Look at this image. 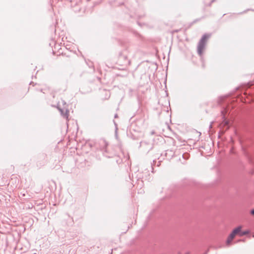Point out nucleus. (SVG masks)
<instances>
[{"label": "nucleus", "instance_id": "f257e3e1", "mask_svg": "<svg viewBox=\"0 0 254 254\" xmlns=\"http://www.w3.org/2000/svg\"><path fill=\"white\" fill-rule=\"evenodd\" d=\"M209 35H204L200 40L198 47H197V52L199 55H202L203 50L205 48V44L206 41L209 38Z\"/></svg>", "mask_w": 254, "mask_h": 254}, {"label": "nucleus", "instance_id": "20e7f679", "mask_svg": "<svg viewBox=\"0 0 254 254\" xmlns=\"http://www.w3.org/2000/svg\"><path fill=\"white\" fill-rule=\"evenodd\" d=\"M249 231H245V232H241L240 233V236H243L244 235H247L248 234H249Z\"/></svg>", "mask_w": 254, "mask_h": 254}, {"label": "nucleus", "instance_id": "f03ea898", "mask_svg": "<svg viewBox=\"0 0 254 254\" xmlns=\"http://www.w3.org/2000/svg\"><path fill=\"white\" fill-rule=\"evenodd\" d=\"M242 228V227L241 226L236 228L235 229H234L233 230V231L232 232V233L230 234L232 236H233L234 238L235 237V236L237 235H240V233L241 231Z\"/></svg>", "mask_w": 254, "mask_h": 254}, {"label": "nucleus", "instance_id": "7ed1b4c3", "mask_svg": "<svg viewBox=\"0 0 254 254\" xmlns=\"http://www.w3.org/2000/svg\"><path fill=\"white\" fill-rule=\"evenodd\" d=\"M234 237L232 236L231 234L228 236L227 241H226V244L229 246L231 244V242L234 239Z\"/></svg>", "mask_w": 254, "mask_h": 254}, {"label": "nucleus", "instance_id": "423d86ee", "mask_svg": "<svg viewBox=\"0 0 254 254\" xmlns=\"http://www.w3.org/2000/svg\"><path fill=\"white\" fill-rule=\"evenodd\" d=\"M65 117L66 118H68V115H67V113H66V115H65Z\"/></svg>", "mask_w": 254, "mask_h": 254}, {"label": "nucleus", "instance_id": "39448f33", "mask_svg": "<svg viewBox=\"0 0 254 254\" xmlns=\"http://www.w3.org/2000/svg\"><path fill=\"white\" fill-rule=\"evenodd\" d=\"M251 214L254 215V209L252 210L251 212Z\"/></svg>", "mask_w": 254, "mask_h": 254}]
</instances>
